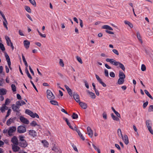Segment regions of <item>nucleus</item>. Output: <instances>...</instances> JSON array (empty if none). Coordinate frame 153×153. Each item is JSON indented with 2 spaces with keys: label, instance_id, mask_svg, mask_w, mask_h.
<instances>
[{
  "label": "nucleus",
  "instance_id": "nucleus-57",
  "mask_svg": "<svg viewBox=\"0 0 153 153\" xmlns=\"http://www.w3.org/2000/svg\"><path fill=\"white\" fill-rule=\"evenodd\" d=\"M148 104V101H147L146 102H145L144 103L143 105V108H145L146 106Z\"/></svg>",
  "mask_w": 153,
  "mask_h": 153
},
{
  "label": "nucleus",
  "instance_id": "nucleus-14",
  "mask_svg": "<svg viewBox=\"0 0 153 153\" xmlns=\"http://www.w3.org/2000/svg\"><path fill=\"white\" fill-rule=\"evenodd\" d=\"M8 107L6 106L4 104H3L2 105L1 107L0 108V110L1 112L3 113L5 112L6 110H8Z\"/></svg>",
  "mask_w": 153,
  "mask_h": 153
},
{
  "label": "nucleus",
  "instance_id": "nucleus-5",
  "mask_svg": "<svg viewBox=\"0 0 153 153\" xmlns=\"http://www.w3.org/2000/svg\"><path fill=\"white\" fill-rule=\"evenodd\" d=\"M16 127L12 126L9 128L8 130V133L9 135L10 136H12V133H14L16 130Z\"/></svg>",
  "mask_w": 153,
  "mask_h": 153
},
{
  "label": "nucleus",
  "instance_id": "nucleus-48",
  "mask_svg": "<svg viewBox=\"0 0 153 153\" xmlns=\"http://www.w3.org/2000/svg\"><path fill=\"white\" fill-rule=\"evenodd\" d=\"M24 137L22 136H20L19 137L20 141L21 142L25 141L24 139Z\"/></svg>",
  "mask_w": 153,
  "mask_h": 153
},
{
  "label": "nucleus",
  "instance_id": "nucleus-37",
  "mask_svg": "<svg viewBox=\"0 0 153 153\" xmlns=\"http://www.w3.org/2000/svg\"><path fill=\"white\" fill-rule=\"evenodd\" d=\"M30 3L32 4L33 6L36 7V4L35 0H29Z\"/></svg>",
  "mask_w": 153,
  "mask_h": 153
},
{
  "label": "nucleus",
  "instance_id": "nucleus-49",
  "mask_svg": "<svg viewBox=\"0 0 153 153\" xmlns=\"http://www.w3.org/2000/svg\"><path fill=\"white\" fill-rule=\"evenodd\" d=\"M104 74L106 76L109 77L108 71L107 69H105Z\"/></svg>",
  "mask_w": 153,
  "mask_h": 153
},
{
  "label": "nucleus",
  "instance_id": "nucleus-45",
  "mask_svg": "<svg viewBox=\"0 0 153 153\" xmlns=\"http://www.w3.org/2000/svg\"><path fill=\"white\" fill-rule=\"evenodd\" d=\"M117 133L118 134V135L119 137L122 136L123 135L122 133L121 130L119 128L117 130Z\"/></svg>",
  "mask_w": 153,
  "mask_h": 153
},
{
  "label": "nucleus",
  "instance_id": "nucleus-1",
  "mask_svg": "<svg viewBox=\"0 0 153 153\" xmlns=\"http://www.w3.org/2000/svg\"><path fill=\"white\" fill-rule=\"evenodd\" d=\"M106 61L109 62L111 64L120 67L123 71H125V68L122 64L119 62L113 59L107 58L106 59Z\"/></svg>",
  "mask_w": 153,
  "mask_h": 153
},
{
  "label": "nucleus",
  "instance_id": "nucleus-42",
  "mask_svg": "<svg viewBox=\"0 0 153 153\" xmlns=\"http://www.w3.org/2000/svg\"><path fill=\"white\" fill-rule=\"evenodd\" d=\"M11 88L13 91L15 92L16 91V87L14 84H12L11 85Z\"/></svg>",
  "mask_w": 153,
  "mask_h": 153
},
{
  "label": "nucleus",
  "instance_id": "nucleus-44",
  "mask_svg": "<svg viewBox=\"0 0 153 153\" xmlns=\"http://www.w3.org/2000/svg\"><path fill=\"white\" fill-rule=\"evenodd\" d=\"M76 59L81 64L82 63V60L81 58L79 57V56H77L76 57Z\"/></svg>",
  "mask_w": 153,
  "mask_h": 153
},
{
  "label": "nucleus",
  "instance_id": "nucleus-15",
  "mask_svg": "<svg viewBox=\"0 0 153 153\" xmlns=\"http://www.w3.org/2000/svg\"><path fill=\"white\" fill-rule=\"evenodd\" d=\"M121 137L123 140L124 141L125 144L127 145L129 143L128 136L126 135H125L123 137L122 136Z\"/></svg>",
  "mask_w": 153,
  "mask_h": 153
},
{
  "label": "nucleus",
  "instance_id": "nucleus-17",
  "mask_svg": "<svg viewBox=\"0 0 153 153\" xmlns=\"http://www.w3.org/2000/svg\"><path fill=\"white\" fill-rule=\"evenodd\" d=\"M25 47L26 49L29 48L30 45V42L27 40H25L23 42Z\"/></svg>",
  "mask_w": 153,
  "mask_h": 153
},
{
  "label": "nucleus",
  "instance_id": "nucleus-36",
  "mask_svg": "<svg viewBox=\"0 0 153 153\" xmlns=\"http://www.w3.org/2000/svg\"><path fill=\"white\" fill-rule=\"evenodd\" d=\"M25 10L28 12L29 13H31V9L29 7H28V6H25Z\"/></svg>",
  "mask_w": 153,
  "mask_h": 153
},
{
  "label": "nucleus",
  "instance_id": "nucleus-19",
  "mask_svg": "<svg viewBox=\"0 0 153 153\" xmlns=\"http://www.w3.org/2000/svg\"><path fill=\"white\" fill-rule=\"evenodd\" d=\"M78 103H79V105L82 108L85 109L87 108V106L86 103L82 102H80V101Z\"/></svg>",
  "mask_w": 153,
  "mask_h": 153
},
{
  "label": "nucleus",
  "instance_id": "nucleus-60",
  "mask_svg": "<svg viewBox=\"0 0 153 153\" xmlns=\"http://www.w3.org/2000/svg\"><path fill=\"white\" fill-rule=\"evenodd\" d=\"M29 69L30 70V71L31 73L33 74V75H34V72L33 71L32 69L31 68V67L30 66H29Z\"/></svg>",
  "mask_w": 153,
  "mask_h": 153
},
{
  "label": "nucleus",
  "instance_id": "nucleus-52",
  "mask_svg": "<svg viewBox=\"0 0 153 153\" xmlns=\"http://www.w3.org/2000/svg\"><path fill=\"white\" fill-rule=\"evenodd\" d=\"M68 93L69 94L70 96L72 97L73 96V94H72V91L71 89L68 90Z\"/></svg>",
  "mask_w": 153,
  "mask_h": 153
},
{
  "label": "nucleus",
  "instance_id": "nucleus-62",
  "mask_svg": "<svg viewBox=\"0 0 153 153\" xmlns=\"http://www.w3.org/2000/svg\"><path fill=\"white\" fill-rule=\"evenodd\" d=\"M108 25H105L103 26L102 27V28L103 29H108Z\"/></svg>",
  "mask_w": 153,
  "mask_h": 153
},
{
  "label": "nucleus",
  "instance_id": "nucleus-6",
  "mask_svg": "<svg viewBox=\"0 0 153 153\" xmlns=\"http://www.w3.org/2000/svg\"><path fill=\"white\" fill-rule=\"evenodd\" d=\"M5 39L7 45L9 46H10L12 49L13 50L14 49V47L9 37L7 36H6Z\"/></svg>",
  "mask_w": 153,
  "mask_h": 153
},
{
  "label": "nucleus",
  "instance_id": "nucleus-58",
  "mask_svg": "<svg viewBox=\"0 0 153 153\" xmlns=\"http://www.w3.org/2000/svg\"><path fill=\"white\" fill-rule=\"evenodd\" d=\"M26 16L31 21H33V20L32 19V18H31V17H30V15H29V14H26Z\"/></svg>",
  "mask_w": 153,
  "mask_h": 153
},
{
  "label": "nucleus",
  "instance_id": "nucleus-18",
  "mask_svg": "<svg viewBox=\"0 0 153 153\" xmlns=\"http://www.w3.org/2000/svg\"><path fill=\"white\" fill-rule=\"evenodd\" d=\"M88 94H89L90 97L93 99H94L96 98V95L94 93L90 91L89 90H87L86 91Z\"/></svg>",
  "mask_w": 153,
  "mask_h": 153
},
{
  "label": "nucleus",
  "instance_id": "nucleus-28",
  "mask_svg": "<svg viewBox=\"0 0 153 153\" xmlns=\"http://www.w3.org/2000/svg\"><path fill=\"white\" fill-rule=\"evenodd\" d=\"M124 23L126 25H128L129 27L131 28H132L133 27V25L132 23L130 22H129L128 21H125Z\"/></svg>",
  "mask_w": 153,
  "mask_h": 153
},
{
  "label": "nucleus",
  "instance_id": "nucleus-61",
  "mask_svg": "<svg viewBox=\"0 0 153 153\" xmlns=\"http://www.w3.org/2000/svg\"><path fill=\"white\" fill-rule=\"evenodd\" d=\"M105 31L107 33H109V34H114V33L113 32L111 31H109V30H105Z\"/></svg>",
  "mask_w": 153,
  "mask_h": 153
},
{
  "label": "nucleus",
  "instance_id": "nucleus-4",
  "mask_svg": "<svg viewBox=\"0 0 153 153\" xmlns=\"http://www.w3.org/2000/svg\"><path fill=\"white\" fill-rule=\"evenodd\" d=\"M47 97L48 99L50 100H53L54 98V96L50 90H47Z\"/></svg>",
  "mask_w": 153,
  "mask_h": 153
},
{
  "label": "nucleus",
  "instance_id": "nucleus-53",
  "mask_svg": "<svg viewBox=\"0 0 153 153\" xmlns=\"http://www.w3.org/2000/svg\"><path fill=\"white\" fill-rule=\"evenodd\" d=\"M110 76L114 78L115 77V74L113 72H111L110 73Z\"/></svg>",
  "mask_w": 153,
  "mask_h": 153
},
{
  "label": "nucleus",
  "instance_id": "nucleus-22",
  "mask_svg": "<svg viewBox=\"0 0 153 153\" xmlns=\"http://www.w3.org/2000/svg\"><path fill=\"white\" fill-rule=\"evenodd\" d=\"M19 146L25 148L27 146V143L26 141L21 142L19 143Z\"/></svg>",
  "mask_w": 153,
  "mask_h": 153
},
{
  "label": "nucleus",
  "instance_id": "nucleus-54",
  "mask_svg": "<svg viewBox=\"0 0 153 153\" xmlns=\"http://www.w3.org/2000/svg\"><path fill=\"white\" fill-rule=\"evenodd\" d=\"M16 104L17 106H18L20 108V106H22L21 104V102L20 101H18L16 102Z\"/></svg>",
  "mask_w": 153,
  "mask_h": 153
},
{
  "label": "nucleus",
  "instance_id": "nucleus-50",
  "mask_svg": "<svg viewBox=\"0 0 153 153\" xmlns=\"http://www.w3.org/2000/svg\"><path fill=\"white\" fill-rule=\"evenodd\" d=\"M113 52L117 55H119V53L118 51L116 49H114L112 50Z\"/></svg>",
  "mask_w": 153,
  "mask_h": 153
},
{
  "label": "nucleus",
  "instance_id": "nucleus-27",
  "mask_svg": "<svg viewBox=\"0 0 153 153\" xmlns=\"http://www.w3.org/2000/svg\"><path fill=\"white\" fill-rule=\"evenodd\" d=\"M146 123L147 128L152 127V123L149 120H147Z\"/></svg>",
  "mask_w": 153,
  "mask_h": 153
},
{
  "label": "nucleus",
  "instance_id": "nucleus-32",
  "mask_svg": "<svg viewBox=\"0 0 153 153\" xmlns=\"http://www.w3.org/2000/svg\"><path fill=\"white\" fill-rule=\"evenodd\" d=\"M144 92L145 94L151 99H153V97L149 93V92L146 90H144Z\"/></svg>",
  "mask_w": 153,
  "mask_h": 153
},
{
  "label": "nucleus",
  "instance_id": "nucleus-29",
  "mask_svg": "<svg viewBox=\"0 0 153 153\" xmlns=\"http://www.w3.org/2000/svg\"><path fill=\"white\" fill-rule=\"evenodd\" d=\"M25 71L26 73L27 74V76L30 79H32V77H31L30 74L29 73V71L28 70L27 68H25Z\"/></svg>",
  "mask_w": 153,
  "mask_h": 153
},
{
  "label": "nucleus",
  "instance_id": "nucleus-35",
  "mask_svg": "<svg viewBox=\"0 0 153 153\" xmlns=\"http://www.w3.org/2000/svg\"><path fill=\"white\" fill-rule=\"evenodd\" d=\"M37 31L38 32L39 34L42 37L45 38L46 37V35L45 34H42L41 33L38 29H36Z\"/></svg>",
  "mask_w": 153,
  "mask_h": 153
},
{
  "label": "nucleus",
  "instance_id": "nucleus-12",
  "mask_svg": "<svg viewBox=\"0 0 153 153\" xmlns=\"http://www.w3.org/2000/svg\"><path fill=\"white\" fill-rule=\"evenodd\" d=\"M5 57L6 58V59L7 60V62L8 65L9 67L10 68V69H11V63L10 61V58L8 55L6 53L5 54Z\"/></svg>",
  "mask_w": 153,
  "mask_h": 153
},
{
  "label": "nucleus",
  "instance_id": "nucleus-24",
  "mask_svg": "<svg viewBox=\"0 0 153 153\" xmlns=\"http://www.w3.org/2000/svg\"><path fill=\"white\" fill-rule=\"evenodd\" d=\"M124 79L119 78L117 81V83L120 85H122L124 83Z\"/></svg>",
  "mask_w": 153,
  "mask_h": 153
},
{
  "label": "nucleus",
  "instance_id": "nucleus-55",
  "mask_svg": "<svg viewBox=\"0 0 153 153\" xmlns=\"http://www.w3.org/2000/svg\"><path fill=\"white\" fill-rule=\"evenodd\" d=\"M148 129L150 132L152 134H153V130H152V127L148 128Z\"/></svg>",
  "mask_w": 153,
  "mask_h": 153
},
{
  "label": "nucleus",
  "instance_id": "nucleus-23",
  "mask_svg": "<svg viewBox=\"0 0 153 153\" xmlns=\"http://www.w3.org/2000/svg\"><path fill=\"white\" fill-rule=\"evenodd\" d=\"M42 143H43L44 146L47 148L48 147L49 144L46 140H43L42 141Z\"/></svg>",
  "mask_w": 153,
  "mask_h": 153
},
{
  "label": "nucleus",
  "instance_id": "nucleus-40",
  "mask_svg": "<svg viewBox=\"0 0 153 153\" xmlns=\"http://www.w3.org/2000/svg\"><path fill=\"white\" fill-rule=\"evenodd\" d=\"M72 117L73 119H76L78 118V116L77 114L74 113H73Z\"/></svg>",
  "mask_w": 153,
  "mask_h": 153
},
{
  "label": "nucleus",
  "instance_id": "nucleus-39",
  "mask_svg": "<svg viewBox=\"0 0 153 153\" xmlns=\"http://www.w3.org/2000/svg\"><path fill=\"white\" fill-rule=\"evenodd\" d=\"M111 117H112V118L114 120L117 121L119 120V119L117 117L115 116L112 113V114H111Z\"/></svg>",
  "mask_w": 153,
  "mask_h": 153
},
{
  "label": "nucleus",
  "instance_id": "nucleus-7",
  "mask_svg": "<svg viewBox=\"0 0 153 153\" xmlns=\"http://www.w3.org/2000/svg\"><path fill=\"white\" fill-rule=\"evenodd\" d=\"M20 121L22 123L25 124H28L29 123V121L23 116H20L19 118Z\"/></svg>",
  "mask_w": 153,
  "mask_h": 153
},
{
  "label": "nucleus",
  "instance_id": "nucleus-64",
  "mask_svg": "<svg viewBox=\"0 0 153 153\" xmlns=\"http://www.w3.org/2000/svg\"><path fill=\"white\" fill-rule=\"evenodd\" d=\"M69 126V127H70V128L72 129H73V127L71 126V124L69 122V121L67 123H66Z\"/></svg>",
  "mask_w": 153,
  "mask_h": 153
},
{
  "label": "nucleus",
  "instance_id": "nucleus-25",
  "mask_svg": "<svg viewBox=\"0 0 153 153\" xmlns=\"http://www.w3.org/2000/svg\"><path fill=\"white\" fill-rule=\"evenodd\" d=\"M137 39L140 42L141 44L143 43V41L141 39V37L139 32H137Z\"/></svg>",
  "mask_w": 153,
  "mask_h": 153
},
{
  "label": "nucleus",
  "instance_id": "nucleus-33",
  "mask_svg": "<svg viewBox=\"0 0 153 153\" xmlns=\"http://www.w3.org/2000/svg\"><path fill=\"white\" fill-rule=\"evenodd\" d=\"M3 25L4 27L6 28L7 30L8 29V27H7V24H8L7 21L6 19L5 20H4V21L3 22Z\"/></svg>",
  "mask_w": 153,
  "mask_h": 153
},
{
  "label": "nucleus",
  "instance_id": "nucleus-56",
  "mask_svg": "<svg viewBox=\"0 0 153 153\" xmlns=\"http://www.w3.org/2000/svg\"><path fill=\"white\" fill-rule=\"evenodd\" d=\"M102 116L103 118L105 119H106L107 118V115L106 114L105 112H104L102 114Z\"/></svg>",
  "mask_w": 153,
  "mask_h": 153
},
{
  "label": "nucleus",
  "instance_id": "nucleus-46",
  "mask_svg": "<svg viewBox=\"0 0 153 153\" xmlns=\"http://www.w3.org/2000/svg\"><path fill=\"white\" fill-rule=\"evenodd\" d=\"M148 111L149 112L153 111V105H150L148 109Z\"/></svg>",
  "mask_w": 153,
  "mask_h": 153
},
{
  "label": "nucleus",
  "instance_id": "nucleus-8",
  "mask_svg": "<svg viewBox=\"0 0 153 153\" xmlns=\"http://www.w3.org/2000/svg\"><path fill=\"white\" fill-rule=\"evenodd\" d=\"M87 131L88 135L90 137L92 138L93 136V132L90 127L89 126L87 127Z\"/></svg>",
  "mask_w": 153,
  "mask_h": 153
},
{
  "label": "nucleus",
  "instance_id": "nucleus-9",
  "mask_svg": "<svg viewBox=\"0 0 153 153\" xmlns=\"http://www.w3.org/2000/svg\"><path fill=\"white\" fill-rule=\"evenodd\" d=\"M28 133L30 135L33 137L36 136L37 133L36 132L33 130H29Z\"/></svg>",
  "mask_w": 153,
  "mask_h": 153
},
{
  "label": "nucleus",
  "instance_id": "nucleus-3",
  "mask_svg": "<svg viewBox=\"0 0 153 153\" xmlns=\"http://www.w3.org/2000/svg\"><path fill=\"white\" fill-rule=\"evenodd\" d=\"M17 131L20 133H25L26 131V128L23 126H19L17 128Z\"/></svg>",
  "mask_w": 153,
  "mask_h": 153
},
{
  "label": "nucleus",
  "instance_id": "nucleus-59",
  "mask_svg": "<svg viewBox=\"0 0 153 153\" xmlns=\"http://www.w3.org/2000/svg\"><path fill=\"white\" fill-rule=\"evenodd\" d=\"M30 82L31 83V84H32V85H33V88L35 89V90L36 91H38L37 90V89L36 86H35V85H34V84L33 83V82L32 81H31V80L30 81Z\"/></svg>",
  "mask_w": 153,
  "mask_h": 153
},
{
  "label": "nucleus",
  "instance_id": "nucleus-2",
  "mask_svg": "<svg viewBox=\"0 0 153 153\" xmlns=\"http://www.w3.org/2000/svg\"><path fill=\"white\" fill-rule=\"evenodd\" d=\"M25 113L29 115L30 117L33 118H35V117L39 118V115L36 113H34L31 111L28 110L26 109L25 111Z\"/></svg>",
  "mask_w": 153,
  "mask_h": 153
},
{
  "label": "nucleus",
  "instance_id": "nucleus-30",
  "mask_svg": "<svg viewBox=\"0 0 153 153\" xmlns=\"http://www.w3.org/2000/svg\"><path fill=\"white\" fill-rule=\"evenodd\" d=\"M77 133L79 136L83 140H85V138L83 136L82 134L80 132V131H78Z\"/></svg>",
  "mask_w": 153,
  "mask_h": 153
},
{
  "label": "nucleus",
  "instance_id": "nucleus-43",
  "mask_svg": "<svg viewBox=\"0 0 153 153\" xmlns=\"http://www.w3.org/2000/svg\"><path fill=\"white\" fill-rule=\"evenodd\" d=\"M146 68L145 65L144 64H142L141 66V70L143 71H146Z\"/></svg>",
  "mask_w": 153,
  "mask_h": 153
},
{
  "label": "nucleus",
  "instance_id": "nucleus-31",
  "mask_svg": "<svg viewBox=\"0 0 153 153\" xmlns=\"http://www.w3.org/2000/svg\"><path fill=\"white\" fill-rule=\"evenodd\" d=\"M13 119L10 118L7 121L6 124L8 126H9L10 124L13 122Z\"/></svg>",
  "mask_w": 153,
  "mask_h": 153
},
{
  "label": "nucleus",
  "instance_id": "nucleus-63",
  "mask_svg": "<svg viewBox=\"0 0 153 153\" xmlns=\"http://www.w3.org/2000/svg\"><path fill=\"white\" fill-rule=\"evenodd\" d=\"M8 111L7 112V116L8 115V116H9V115L10 114L11 110L10 109H8Z\"/></svg>",
  "mask_w": 153,
  "mask_h": 153
},
{
  "label": "nucleus",
  "instance_id": "nucleus-38",
  "mask_svg": "<svg viewBox=\"0 0 153 153\" xmlns=\"http://www.w3.org/2000/svg\"><path fill=\"white\" fill-rule=\"evenodd\" d=\"M50 102L51 103L52 105H58V103L56 101L52 100H51Z\"/></svg>",
  "mask_w": 153,
  "mask_h": 153
},
{
  "label": "nucleus",
  "instance_id": "nucleus-21",
  "mask_svg": "<svg viewBox=\"0 0 153 153\" xmlns=\"http://www.w3.org/2000/svg\"><path fill=\"white\" fill-rule=\"evenodd\" d=\"M118 76L119 78H121L124 79L126 78L125 75L122 71H119Z\"/></svg>",
  "mask_w": 153,
  "mask_h": 153
},
{
  "label": "nucleus",
  "instance_id": "nucleus-16",
  "mask_svg": "<svg viewBox=\"0 0 153 153\" xmlns=\"http://www.w3.org/2000/svg\"><path fill=\"white\" fill-rule=\"evenodd\" d=\"M11 141L13 144L16 145H17L18 144L17 138L15 136L13 137L12 138Z\"/></svg>",
  "mask_w": 153,
  "mask_h": 153
},
{
  "label": "nucleus",
  "instance_id": "nucleus-47",
  "mask_svg": "<svg viewBox=\"0 0 153 153\" xmlns=\"http://www.w3.org/2000/svg\"><path fill=\"white\" fill-rule=\"evenodd\" d=\"M0 48L1 50L3 51H4L5 50L4 45L1 43H0Z\"/></svg>",
  "mask_w": 153,
  "mask_h": 153
},
{
  "label": "nucleus",
  "instance_id": "nucleus-13",
  "mask_svg": "<svg viewBox=\"0 0 153 153\" xmlns=\"http://www.w3.org/2000/svg\"><path fill=\"white\" fill-rule=\"evenodd\" d=\"M74 98L75 100L78 103L80 102V100L79 95L76 93H74L73 95Z\"/></svg>",
  "mask_w": 153,
  "mask_h": 153
},
{
  "label": "nucleus",
  "instance_id": "nucleus-51",
  "mask_svg": "<svg viewBox=\"0 0 153 153\" xmlns=\"http://www.w3.org/2000/svg\"><path fill=\"white\" fill-rule=\"evenodd\" d=\"M59 64L60 66L62 67H63L64 66V64L63 63V61L61 59H60V61L59 62Z\"/></svg>",
  "mask_w": 153,
  "mask_h": 153
},
{
  "label": "nucleus",
  "instance_id": "nucleus-11",
  "mask_svg": "<svg viewBox=\"0 0 153 153\" xmlns=\"http://www.w3.org/2000/svg\"><path fill=\"white\" fill-rule=\"evenodd\" d=\"M11 107L12 109L14 111L18 113L19 112L20 110L19 109V108L18 106L13 104L12 105Z\"/></svg>",
  "mask_w": 153,
  "mask_h": 153
},
{
  "label": "nucleus",
  "instance_id": "nucleus-10",
  "mask_svg": "<svg viewBox=\"0 0 153 153\" xmlns=\"http://www.w3.org/2000/svg\"><path fill=\"white\" fill-rule=\"evenodd\" d=\"M95 76L98 81L100 83L103 87H106V85L102 81V79L100 78L99 76L96 74H95Z\"/></svg>",
  "mask_w": 153,
  "mask_h": 153
},
{
  "label": "nucleus",
  "instance_id": "nucleus-34",
  "mask_svg": "<svg viewBox=\"0 0 153 153\" xmlns=\"http://www.w3.org/2000/svg\"><path fill=\"white\" fill-rule=\"evenodd\" d=\"M30 125L32 126H38L36 122L34 121H33L30 123Z\"/></svg>",
  "mask_w": 153,
  "mask_h": 153
},
{
  "label": "nucleus",
  "instance_id": "nucleus-41",
  "mask_svg": "<svg viewBox=\"0 0 153 153\" xmlns=\"http://www.w3.org/2000/svg\"><path fill=\"white\" fill-rule=\"evenodd\" d=\"M10 100L8 99H7L5 100V102L4 104H3L6 106L8 105L10 103Z\"/></svg>",
  "mask_w": 153,
  "mask_h": 153
},
{
  "label": "nucleus",
  "instance_id": "nucleus-20",
  "mask_svg": "<svg viewBox=\"0 0 153 153\" xmlns=\"http://www.w3.org/2000/svg\"><path fill=\"white\" fill-rule=\"evenodd\" d=\"M12 149L13 152H16L19 150L20 148L16 145H12Z\"/></svg>",
  "mask_w": 153,
  "mask_h": 153
},
{
  "label": "nucleus",
  "instance_id": "nucleus-26",
  "mask_svg": "<svg viewBox=\"0 0 153 153\" xmlns=\"http://www.w3.org/2000/svg\"><path fill=\"white\" fill-rule=\"evenodd\" d=\"M6 94V91L5 89L2 88L0 89V95H3L5 94Z\"/></svg>",
  "mask_w": 153,
  "mask_h": 153
}]
</instances>
